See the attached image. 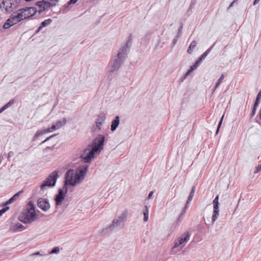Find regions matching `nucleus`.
<instances>
[{"mask_svg":"<svg viewBox=\"0 0 261 261\" xmlns=\"http://www.w3.org/2000/svg\"><path fill=\"white\" fill-rule=\"evenodd\" d=\"M37 6L40 8L39 10V12L44 11L48 10L51 7H53L54 4L49 0H43L38 2L37 4Z\"/></svg>","mask_w":261,"mask_h":261,"instance_id":"14","label":"nucleus"},{"mask_svg":"<svg viewBox=\"0 0 261 261\" xmlns=\"http://www.w3.org/2000/svg\"><path fill=\"white\" fill-rule=\"evenodd\" d=\"M78 0H70L68 4H75Z\"/></svg>","mask_w":261,"mask_h":261,"instance_id":"40","label":"nucleus"},{"mask_svg":"<svg viewBox=\"0 0 261 261\" xmlns=\"http://www.w3.org/2000/svg\"><path fill=\"white\" fill-rule=\"evenodd\" d=\"M45 134V133H44V130H38L34 137V140L37 139L39 136L43 135Z\"/></svg>","mask_w":261,"mask_h":261,"instance_id":"28","label":"nucleus"},{"mask_svg":"<svg viewBox=\"0 0 261 261\" xmlns=\"http://www.w3.org/2000/svg\"><path fill=\"white\" fill-rule=\"evenodd\" d=\"M4 213H0V217L3 215Z\"/></svg>","mask_w":261,"mask_h":261,"instance_id":"47","label":"nucleus"},{"mask_svg":"<svg viewBox=\"0 0 261 261\" xmlns=\"http://www.w3.org/2000/svg\"><path fill=\"white\" fill-rule=\"evenodd\" d=\"M20 17H22V20L29 18L34 15L36 12V10L34 7H26L20 9L17 11Z\"/></svg>","mask_w":261,"mask_h":261,"instance_id":"7","label":"nucleus"},{"mask_svg":"<svg viewBox=\"0 0 261 261\" xmlns=\"http://www.w3.org/2000/svg\"><path fill=\"white\" fill-rule=\"evenodd\" d=\"M54 130H52L51 127L50 128H47L46 129H44V133H45L46 134V133H47L51 132H53Z\"/></svg>","mask_w":261,"mask_h":261,"instance_id":"36","label":"nucleus"},{"mask_svg":"<svg viewBox=\"0 0 261 261\" xmlns=\"http://www.w3.org/2000/svg\"><path fill=\"white\" fill-rule=\"evenodd\" d=\"M127 215L126 213H122L120 216L115 218V229H119L123 227L126 221Z\"/></svg>","mask_w":261,"mask_h":261,"instance_id":"13","label":"nucleus"},{"mask_svg":"<svg viewBox=\"0 0 261 261\" xmlns=\"http://www.w3.org/2000/svg\"><path fill=\"white\" fill-rule=\"evenodd\" d=\"M224 78V75L222 74L221 76H220V77L219 78V79L218 80L217 83L216 84L215 89H217L219 87V86L221 84V83L223 81Z\"/></svg>","mask_w":261,"mask_h":261,"instance_id":"29","label":"nucleus"},{"mask_svg":"<svg viewBox=\"0 0 261 261\" xmlns=\"http://www.w3.org/2000/svg\"><path fill=\"white\" fill-rule=\"evenodd\" d=\"M196 45H197V42L195 40L191 42V43L190 44V45L188 49V50H187L188 53L189 54H191L192 53L193 49L196 47Z\"/></svg>","mask_w":261,"mask_h":261,"instance_id":"25","label":"nucleus"},{"mask_svg":"<svg viewBox=\"0 0 261 261\" xmlns=\"http://www.w3.org/2000/svg\"><path fill=\"white\" fill-rule=\"evenodd\" d=\"M234 3H235V1H233V2L231 4V5H230V6H229V7H232V6H233V4H234Z\"/></svg>","mask_w":261,"mask_h":261,"instance_id":"46","label":"nucleus"},{"mask_svg":"<svg viewBox=\"0 0 261 261\" xmlns=\"http://www.w3.org/2000/svg\"><path fill=\"white\" fill-rule=\"evenodd\" d=\"M259 100L260 99H257V98L256 99V100L253 105L254 106V107H257L258 106V105L259 103Z\"/></svg>","mask_w":261,"mask_h":261,"instance_id":"38","label":"nucleus"},{"mask_svg":"<svg viewBox=\"0 0 261 261\" xmlns=\"http://www.w3.org/2000/svg\"><path fill=\"white\" fill-rule=\"evenodd\" d=\"M25 229V227L19 222H11L9 229V232H18Z\"/></svg>","mask_w":261,"mask_h":261,"instance_id":"11","label":"nucleus"},{"mask_svg":"<svg viewBox=\"0 0 261 261\" xmlns=\"http://www.w3.org/2000/svg\"><path fill=\"white\" fill-rule=\"evenodd\" d=\"M88 170V166L86 165L81 169L74 172L73 170H69L66 174V185L74 186L80 183L84 178Z\"/></svg>","mask_w":261,"mask_h":261,"instance_id":"1","label":"nucleus"},{"mask_svg":"<svg viewBox=\"0 0 261 261\" xmlns=\"http://www.w3.org/2000/svg\"><path fill=\"white\" fill-rule=\"evenodd\" d=\"M106 119V117L103 115L98 116L96 121V125L97 128L101 129V126Z\"/></svg>","mask_w":261,"mask_h":261,"instance_id":"19","label":"nucleus"},{"mask_svg":"<svg viewBox=\"0 0 261 261\" xmlns=\"http://www.w3.org/2000/svg\"><path fill=\"white\" fill-rule=\"evenodd\" d=\"M256 108L257 107H254V106H253V108L252 109V112H251V117L255 115V114L256 113Z\"/></svg>","mask_w":261,"mask_h":261,"instance_id":"35","label":"nucleus"},{"mask_svg":"<svg viewBox=\"0 0 261 261\" xmlns=\"http://www.w3.org/2000/svg\"><path fill=\"white\" fill-rule=\"evenodd\" d=\"M260 98H261V92H259L258 93V94H257V96L256 98H257V99H260Z\"/></svg>","mask_w":261,"mask_h":261,"instance_id":"42","label":"nucleus"},{"mask_svg":"<svg viewBox=\"0 0 261 261\" xmlns=\"http://www.w3.org/2000/svg\"><path fill=\"white\" fill-rule=\"evenodd\" d=\"M214 211L213 212H218L219 211V196L217 195L213 201Z\"/></svg>","mask_w":261,"mask_h":261,"instance_id":"24","label":"nucleus"},{"mask_svg":"<svg viewBox=\"0 0 261 261\" xmlns=\"http://www.w3.org/2000/svg\"><path fill=\"white\" fill-rule=\"evenodd\" d=\"M126 47H124L120 49V50L119 51L117 55L118 59L114 61L113 65L111 66L110 69V71L113 72L115 70L117 69L119 67L120 64L122 62V60L124 58L123 55L126 53Z\"/></svg>","mask_w":261,"mask_h":261,"instance_id":"8","label":"nucleus"},{"mask_svg":"<svg viewBox=\"0 0 261 261\" xmlns=\"http://www.w3.org/2000/svg\"><path fill=\"white\" fill-rule=\"evenodd\" d=\"M14 102V99H11L9 102L6 103L0 109V114L3 112L4 110L9 107Z\"/></svg>","mask_w":261,"mask_h":261,"instance_id":"26","label":"nucleus"},{"mask_svg":"<svg viewBox=\"0 0 261 261\" xmlns=\"http://www.w3.org/2000/svg\"><path fill=\"white\" fill-rule=\"evenodd\" d=\"M60 251V249L58 247H55L53 248V249L51 250L50 252H49V254H54V253H58Z\"/></svg>","mask_w":261,"mask_h":261,"instance_id":"30","label":"nucleus"},{"mask_svg":"<svg viewBox=\"0 0 261 261\" xmlns=\"http://www.w3.org/2000/svg\"><path fill=\"white\" fill-rule=\"evenodd\" d=\"M52 22V20L50 18H48L44 20L41 24L40 26L38 29V31H40L43 27H46L49 25Z\"/></svg>","mask_w":261,"mask_h":261,"instance_id":"22","label":"nucleus"},{"mask_svg":"<svg viewBox=\"0 0 261 261\" xmlns=\"http://www.w3.org/2000/svg\"><path fill=\"white\" fill-rule=\"evenodd\" d=\"M114 229H115V219H113L111 224L109 226L99 230L98 234L99 236H109Z\"/></svg>","mask_w":261,"mask_h":261,"instance_id":"10","label":"nucleus"},{"mask_svg":"<svg viewBox=\"0 0 261 261\" xmlns=\"http://www.w3.org/2000/svg\"><path fill=\"white\" fill-rule=\"evenodd\" d=\"M148 214L149 213H143L144 214V219H143V220L144 222H146L148 221Z\"/></svg>","mask_w":261,"mask_h":261,"instance_id":"33","label":"nucleus"},{"mask_svg":"<svg viewBox=\"0 0 261 261\" xmlns=\"http://www.w3.org/2000/svg\"><path fill=\"white\" fill-rule=\"evenodd\" d=\"M261 170V164L257 166L256 168V170L254 171V173L256 174Z\"/></svg>","mask_w":261,"mask_h":261,"instance_id":"34","label":"nucleus"},{"mask_svg":"<svg viewBox=\"0 0 261 261\" xmlns=\"http://www.w3.org/2000/svg\"><path fill=\"white\" fill-rule=\"evenodd\" d=\"M185 213H180L179 216L178 217L177 220L176 221V223L178 224V222H180L181 220L182 219V217L184 216V214Z\"/></svg>","mask_w":261,"mask_h":261,"instance_id":"31","label":"nucleus"},{"mask_svg":"<svg viewBox=\"0 0 261 261\" xmlns=\"http://www.w3.org/2000/svg\"><path fill=\"white\" fill-rule=\"evenodd\" d=\"M43 216L42 213H21L18 220L24 224H30Z\"/></svg>","mask_w":261,"mask_h":261,"instance_id":"4","label":"nucleus"},{"mask_svg":"<svg viewBox=\"0 0 261 261\" xmlns=\"http://www.w3.org/2000/svg\"><path fill=\"white\" fill-rule=\"evenodd\" d=\"M20 1V0H4L0 4V8L7 13H11L17 8Z\"/></svg>","mask_w":261,"mask_h":261,"instance_id":"5","label":"nucleus"},{"mask_svg":"<svg viewBox=\"0 0 261 261\" xmlns=\"http://www.w3.org/2000/svg\"><path fill=\"white\" fill-rule=\"evenodd\" d=\"M38 206L43 211H47L50 207L48 201L42 198H39L37 200Z\"/></svg>","mask_w":261,"mask_h":261,"instance_id":"15","label":"nucleus"},{"mask_svg":"<svg viewBox=\"0 0 261 261\" xmlns=\"http://www.w3.org/2000/svg\"><path fill=\"white\" fill-rule=\"evenodd\" d=\"M153 194V191H151L149 193V195H148V199H150L151 198V197H152V195Z\"/></svg>","mask_w":261,"mask_h":261,"instance_id":"41","label":"nucleus"},{"mask_svg":"<svg viewBox=\"0 0 261 261\" xmlns=\"http://www.w3.org/2000/svg\"><path fill=\"white\" fill-rule=\"evenodd\" d=\"M190 234L188 232L184 233L174 243L173 247L170 251V253L174 254L177 253L176 248H178V250L182 249L190 239Z\"/></svg>","mask_w":261,"mask_h":261,"instance_id":"3","label":"nucleus"},{"mask_svg":"<svg viewBox=\"0 0 261 261\" xmlns=\"http://www.w3.org/2000/svg\"><path fill=\"white\" fill-rule=\"evenodd\" d=\"M259 0H255V1H254V3H253V4H254V5L256 4L257 3H258L259 2Z\"/></svg>","mask_w":261,"mask_h":261,"instance_id":"45","label":"nucleus"},{"mask_svg":"<svg viewBox=\"0 0 261 261\" xmlns=\"http://www.w3.org/2000/svg\"><path fill=\"white\" fill-rule=\"evenodd\" d=\"M195 187H193L192 188V189L191 190V192L190 193V194L188 197V201H187V204L188 203H189L191 200L192 199H193V197L194 195V194H195Z\"/></svg>","mask_w":261,"mask_h":261,"instance_id":"27","label":"nucleus"},{"mask_svg":"<svg viewBox=\"0 0 261 261\" xmlns=\"http://www.w3.org/2000/svg\"><path fill=\"white\" fill-rule=\"evenodd\" d=\"M66 193L61 189L59 190V193L57 195L55 200L57 205L61 204L65 198Z\"/></svg>","mask_w":261,"mask_h":261,"instance_id":"16","label":"nucleus"},{"mask_svg":"<svg viewBox=\"0 0 261 261\" xmlns=\"http://www.w3.org/2000/svg\"><path fill=\"white\" fill-rule=\"evenodd\" d=\"M22 192V191H19L16 193L13 197H12L8 201H7L6 204H9L13 203L19 197L20 193H21Z\"/></svg>","mask_w":261,"mask_h":261,"instance_id":"23","label":"nucleus"},{"mask_svg":"<svg viewBox=\"0 0 261 261\" xmlns=\"http://www.w3.org/2000/svg\"><path fill=\"white\" fill-rule=\"evenodd\" d=\"M223 117H224V115L222 116L221 120H220V122L219 123V124H218V128H217V133L219 131V129L222 124V121H223Z\"/></svg>","mask_w":261,"mask_h":261,"instance_id":"32","label":"nucleus"},{"mask_svg":"<svg viewBox=\"0 0 261 261\" xmlns=\"http://www.w3.org/2000/svg\"><path fill=\"white\" fill-rule=\"evenodd\" d=\"M9 209V207L8 206H6V207H4L3 208H2V210H0V213L6 212Z\"/></svg>","mask_w":261,"mask_h":261,"instance_id":"37","label":"nucleus"},{"mask_svg":"<svg viewBox=\"0 0 261 261\" xmlns=\"http://www.w3.org/2000/svg\"><path fill=\"white\" fill-rule=\"evenodd\" d=\"M219 216V213H214L212 217L211 220L210 217H207L206 219L205 217H204L206 224L208 225V223L210 222L211 224L213 225L215 221L218 219Z\"/></svg>","mask_w":261,"mask_h":261,"instance_id":"17","label":"nucleus"},{"mask_svg":"<svg viewBox=\"0 0 261 261\" xmlns=\"http://www.w3.org/2000/svg\"><path fill=\"white\" fill-rule=\"evenodd\" d=\"M208 52L209 50H207L200 56L198 60L195 62V64L192 65L190 69H189V70L187 72V73L185 74V77L187 76L189 74H190L194 70L197 68L199 65L201 63L202 60L204 59L207 56V54H208Z\"/></svg>","mask_w":261,"mask_h":261,"instance_id":"12","label":"nucleus"},{"mask_svg":"<svg viewBox=\"0 0 261 261\" xmlns=\"http://www.w3.org/2000/svg\"><path fill=\"white\" fill-rule=\"evenodd\" d=\"M104 141V137H101L99 139L98 143L96 146L93 147L92 149H86L84 151L83 154L81 155V158L85 163L90 162L92 159L94 158L95 153L97 151H100L102 149Z\"/></svg>","mask_w":261,"mask_h":261,"instance_id":"2","label":"nucleus"},{"mask_svg":"<svg viewBox=\"0 0 261 261\" xmlns=\"http://www.w3.org/2000/svg\"><path fill=\"white\" fill-rule=\"evenodd\" d=\"M27 212H35V206L33 202L30 201L26 205Z\"/></svg>","mask_w":261,"mask_h":261,"instance_id":"21","label":"nucleus"},{"mask_svg":"<svg viewBox=\"0 0 261 261\" xmlns=\"http://www.w3.org/2000/svg\"><path fill=\"white\" fill-rule=\"evenodd\" d=\"M119 117L118 116H117L115 117V119L112 122V125L111 126V130L112 131L115 130L116 129V128H117V127L118 126V125H119Z\"/></svg>","mask_w":261,"mask_h":261,"instance_id":"20","label":"nucleus"},{"mask_svg":"<svg viewBox=\"0 0 261 261\" xmlns=\"http://www.w3.org/2000/svg\"><path fill=\"white\" fill-rule=\"evenodd\" d=\"M66 123V119L64 118L62 120L58 121L56 122L55 124H54L51 126L52 130H56L61 128L64 126Z\"/></svg>","mask_w":261,"mask_h":261,"instance_id":"18","label":"nucleus"},{"mask_svg":"<svg viewBox=\"0 0 261 261\" xmlns=\"http://www.w3.org/2000/svg\"><path fill=\"white\" fill-rule=\"evenodd\" d=\"M55 136H56V135H51L50 136H49V137H47L45 140H44L42 143H43L46 141H47L48 140H49V139H50L51 138H52L53 137H54Z\"/></svg>","mask_w":261,"mask_h":261,"instance_id":"39","label":"nucleus"},{"mask_svg":"<svg viewBox=\"0 0 261 261\" xmlns=\"http://www.w3.org/2000/svg\"><path fill=\"white\" fill-rule=\"evenodd\" d=\"M21 21H22V17H20L18 12H16L11 15L10 17L7 20L3 27L5 29H9Z\"/></svg>","mask_w":261,"mask_h":261,"instance_id":"6","label":"nucleus"},{"mask_svg":"<svg viewBox=\"0 0 261 261\" xmlns=\"http://www.w3.org/2000/svg\"><path fill=\"white\" fill-rule=\"evenodd\" d=\"M57 178V172L51 173L46 180L40 186L41 190H44L46 187H53L56 182Z\"/></svg>","mask_w":261,"mask_h":261,"instance_id":"9","label":"nucleus"},{"mask_svg":"<svg viewBox=\"0 0 261 261\" xmlns=\"http://www.w3.org/2000/svg\"><path fill=\"white\" fill-rule=\"evenodd\" d=\"M50 2H51L54 5H55V3L58 2L59 0H49Z\"/></svg>","mask_w":261,"mask_h":261,"instance_id":"44","label":"nucleus"},{"mask_svg":"<svg viewBox=\"0 0 261 261\" xmlns=\"http://www.w3.org/2000/svg\"><path fill=\"white\" fill-rule=\"evenodd\" d=\"M32 255H42L39 252H36L32 254Z\"/></svg>","mask_w":261,"mask_h":261,"instance_id":"43","label":"nucleus"}]
</instances>
